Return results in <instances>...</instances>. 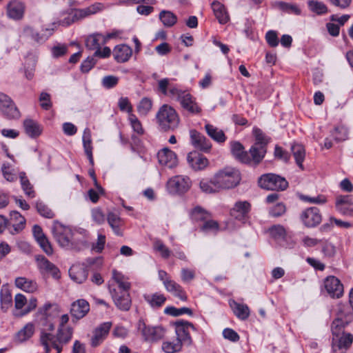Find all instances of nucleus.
<instances>
[{
    "mask_svg": "<svg viewBox=\"0 0 353 353\" xmlns=\"http://www.w3.org/2000/svg\"><path fill=\"white\" fill-rule=\"evenodd\" d=\"M164 313L173 316H178L183 314H192V310L188 307L176 308L173 306L165 307Z\"/></svg>",
    "mask_w": 353,
    "mask_h": 353,
    "instance_id": "4d7b16f0",
    "label": "nucleus"
},
{
    "mask_svg": "<svg viewBox=\"0 0 353 353\" xmlns=\"http://www.w3.org/2000/svg\"><path fill=\"white\" fill-rule=\"evenodd\" d=\"M307 6L310 10L318 15H323L328 12V8L327 6L317 0H309L307 1Z\"/></svg>",
    "mask_w": 353,
    "mask_h": 353,
    "instance_id": "09e8293b",
    "label": "nucleus"
},
{
    "mask_svg": "<svg viewBox=\"0 0 353 353\" xmlns=\"http://www.w3.org/2000/svg\"><path fill=\"white\" fill-rule=\"evenodd\" d=\"M10 221L16 232L21 231L26 225V219L17 211L10 212Z\"/></svg>",
    "mask_w": 353,
    "mask_h": 353,
    "instance_id": "a18cd8bd",
    "label": "nucleus"
},
{
    "mask_svg": "<svg viewBox=\"0 0 353 353\" xmlns=\"http://www.w3.org/2000/svg\"><path fill=\"white\" fill-rule=\"evenodd\" d=\"M58 314L57 306L47 303L39 309L37 313V320H54Z\"/></svg>",
    "mask_w": 353,
    "mask_h": 353,
    "instance_id": "a878e982",
    "label": "nucleus"
},
{
    "mask_svg": "<svg viewBox=\"0 0 353 353\" xmlns=\"http://www.w3.org/2000/svg\"><path fill=\"white\" fill-rule=\"evenodd\" d=\"M152 108V101L148 97H143L137 106V112L140 116L145 117Z\"/></svg>",
    "mask_w": 353,
    "mask_h": 353,
    "instance_id": "864d4df0",
    "label": "nucleus"
},
{
    "mask_svg": "<svg viewBox=\"0 0 353 353\" xmlns=\"http://www.w3.org/2000/svg\"><path fill=\"white\" fill-rule=\"evenodd\" d=\"M36 262L39 272L43 275H50L53 279L58 280L61 278L59 269L48 259L42 255L36 256Z\"/></svg>",
    "mask_w": 353,
    "mask_h": 353,
    "instance_id": "9d476101",
    "label": "nucleus"
},
{
    "mask_svg": "<svg viewBox=\"0 0 353 353\" xmlns=\"http://www.w3.org/2000/svg\"><path fill=\"white\" fill-rule=\"evenodd\" d=\"M79 19H81V18L75 17L74 11L73 13L68 14L66 17L64 18V19L52 23L51 26L52 28H54V30L58 26H68Z\"/></svg>",
    "mask_w": 353,
    "mask_h": 353,
    "instance_id": "e2e57ef3",
    "label": "nucleus"
},
{
    "mask_svg": "<svg viewBox=\"0 0 353 353\" xmlns=\"http://www.w3.org/2000/svg\"><path fill=\"white\" fill-rule=\"evenodd\" d=\"M157 158L161 165L172 168L177 164L176 154L168 148H163L157 154Z\"/></svg>",
    "mask_w": 353,
    "mask_h": 353,
    "instance_id": "4be33fe9",
    "label": "nucleus"
},
{
    "mask_svg": "<svg viewBox=\"0 0 353 353\" xmlns=\"http://www.w3.org/2000/svg\"><path fill=\"white\" fill-rule=\"evenodd\" d=\"M91 217L92 221L97 225H101L105 221V215L100 208L92 209Z\"/></svg>",
    "mask_w": 353,
    "mask_h": 353,
    "instance_id": "680f3d73",
    "label": "nucleus"
},
{
    "mask_svg": "<svg viewBox=\"0 0 353 353\" xmlns=\"http://www.w3.org/2000/svg\"><path fill=\"white\" fill-rule=\"evenodd\" d=\"M258 183L261 188L270 190H284L288 186V183L284 178L271 173L262 175Z\"/></svg>",
    "mask_w": 353,
    "mask_h": 353,
    "instance_id": "423d86ee",
    "label": "nucleus"
},
{
    "mask_svg": "<svg viewBox=\"0 0 353 353\" xmlns=\"http://www.w3.org/2000/svg\"><path fill=\"white\" fill-rule=\"evenodd\" d=\"M190 135L191 143L195 148L205 152H208L210 150L212 144L203 134L195 130H191Z\"/></svg>",
    "mask_w": 353,
    "mask_h": 353,
    "instance_id": "6ab92c4d",
    "label": "nucleus"
},
{
    "mask_svg": "<svg viewBox=\"0 0 353 353\" xmlns=\"http://www.w3.org/2000/svg\"><path fill=\"white\" fill-rule=\"evenodd\" d=\"M107 221L116 235H123L122 226L124 222L117 214L112 212H108L107 214Z\"/></svg>",
    "mask_w": 353,
    "mask_h": 353,
    "instance_id": "473e14b6",
    "label": "nucleus"
},
{
    "mask_svg": "<svg viewBox=\"0 0 353 353\" xmlns=\"http://www.w3.org/2000/svg\"><path fill=\"white\" fill-rule=\"evenodd\" d=\"M192 183L189 177L185 176H175L169 179L167 188L171 194H183L191 187Z\"/></svg>",
    "mask_w": 353,
    "mask_h": 353,
    "instance_id": "6e6552de",
    "label": "nucleus"
},
{
    "mask_svg": "<svg viewBox=\"0 0 353 353\" xmlns=\"http://www.w3.org/2000/svg\"><path fill=\"white\" fill-rule=\"evenodd\" d=\"M176 340L181 342V344L189 345L192 343L190 334V329L195 330L194 326L186 321L179 320L174 323Z\"/></svg>",
    "mask_w": 353,
    "mask_h": 353,
    "instance_id": "9b49d317",
    "label": "nucleus"
},
{
    "mask_svg": "<svg viewBox=\"0 0 353 353\" xmlns=\"http://www.w3.org/2000/svg\"><path fill=\"white\" fill-rule=\"evenodd\" d=\"M69 275L72 280L77 283H83L88 277V272L83 265H73L69 270Z\"/></svg>",
    "mask_w": 353,
    "mask_h": 353,
    "instance_id": "2f4dec72",
    "label": "nucleus"
},
{
    "mask_svg": "<svg viewBox=\"0 0 353 353\" xmlns=\"http://www.w3.org/2000/svg\"><path fill=\"white\" fill-rule=\"evenodd\" d=\"M113 301L117 307L121 311H128L132 305V300L129 292H118L113 290L111 292Z\"/></svg>",
    "mask_w": 353,
    "mask_h": 353,
    "instance_id": "a211bd4d",
    "label": "nucleus"
},
{
    "mask_svg": "<svg viewBox=\"0 0 353 353\" xmlns=\"http://www.w3.org/2000/svg\"><path fill=\"white\" fill-rule=\"evenodd\" d=\"M83 147L84 152L87 156L91 166L94 165V159L92 155L93 146L92 144V135L90 128H86L83 130L82 136Z\"/></svg>",
    "mask_w": 353,
    "mask_h": 353,
    "instance_id": "7c9ffc66",
    "label": "nucleus"
},
{
    "mask_svg": "<svg viewBox=\"0 0 353 353\" xmlns=\"http://www.w3.org/2000/svg\"><path fill=\"white\" fill-rule=\"evenodd\" d=\"M137 331L143 340L149 343H156L163 339L165 329L161 325H147L143 320L140 319L137 324Z\"/></svg>",
    "mask_w": 353,
    "mask_h": 353,
    "instance_id": "20e7f679",
    "label": "nucleus"
},
{
    "mask_svg": "<svg viewBox=\"0 0 353 353\" xmlns=\"http://www.w3.org/2000/svg\"><path fill=\"white\" fill-rule=\"evenodd\" d=\"M34 332V326L32 323L26 324L17 334V339L23 342L32 337Z\"/></svg>",
    "mask_w": 353,
    "mask_h": 353,
    "instance_id": "3c124183",
    "label": "nucleus"
},
{
    "mask_svg": "<svg viewBox=\"0 0 353 353\" xmlns=\"http://www.w3.org/2000/svg\"><path fill=\"white\" fill-rule=\"evenodd\" d=\"M73 332L74 330L70 326L58 327L56 335L43 331L40 334V343L43 346L46 353H50L51 346L57 353H60L63 345L71 341Z\"/></svg>",
    "mask_w": 353,
    "mask_h": 353,
    "instance_id": "f257e3e1",
    "label": "nucleus"
},
{
    "mask_svg": "<svg viewBox=\"0 0 353 353\" xmlns=\"http://www.w3.org/2000/svg\"><path fill=\"white\" fill-rule=\"evenodd\" d=\"M41 107L46 110H50L52 105L50 94L42 92L39 96Z\"/></svg>",
    "mask_w": 353,
    "mask_h": 353,
    "instance_id": "338daca9",
    "label": "nucleus"
},
{
    "mask_svg": "<svg viewBox=\"0 0 353 353\" xmlns=\"http://www.w3.org/2000/svg\"><path fill=\"white\" fill-rule=\"evenodd\" d=\"M23 127L26 133L31 138H37L41 135L43 128L37 121L27 119L23 121Z\"/></svg>",
    "mask_w": 353,
    "mask_h": 353,
    "instance_id": "f704fd0d",
    "label": "nucleus"
},
{
    "mask_svg": "<svg viewBox=\"0 0 353 353\" xmlns=\"http://www.w3.org/2000/svg\"><path fill=\"white\" fill-rule=\"evenodd\" d=\"M250 210V204L246 201H239L235 203L230 210V215L235 219L245 221Z\"/></svg>",
    "mask_w": 353,
    "mask_h": 353,
    "instance_id": "412c9836",
    "label": "nucleus"
},
{
    "mask_svg": "<svg viewBox=\"0 0 353 353\" xmlns=\"http://www.w3.org/2000/svg\"><path fill=\"white\" fill-rule=\"evenodd\" d=\"M159 19L166 27L173 26L177 21L176 16L172 12L163 10L159 14Z\"/></svg>",
    "mask_w": 353,
    "mask_h": 353,
    "instance_id": "603ef678",
    "label": "nucleus"
},
{
    "mask_svg": "<svg viewBox=\"0 0 353 353\" xmlns=\"http://www.w3.org/2000/svg\"><path fill=\"white\" fill-rule=\"evenodd\" d=\"M253 134L256 142L250 149V156L255 163H260L264 158L266 153V145L269 139L263 134L262 130L258 128H253Z\"/></svg>",
    "mask_w": 353,
    "mask_h": 353,
    "instance_id": "39448f33",
    "label": "nucleus"
},
{
    "mask_svg": "<svg viewBox=\"0 0 353 353\" xmlns=\"http://www.w3.org/2000/svg\"><path fill=\"white\" fill-rule=\"evenodd\" d=\"M14 283L17 288L26 292L32 293L37 290V283L25 277L17 278Z\"/></svg>",
    "mask_w": 353,
    "mask_h": 353,
    "instance_id": "e433bc0d",
    "label": "nucleus"
},
{
    "mask_svg": "<svg viewBox=\"0 0 353 353\" xmlns=\"http://www.w3.org/2000/svg\"><path fill=\"white\" fill-rule=\"evenodd\" d=\"M104 35L101 33H94L88 36L85 40V46L90 50L99 49L103 43Z\"/></svg>",
    "mask_w": 353,
    "mask_h": 353,
    "instance_id": "79ce46f5",
    "label": "nucleus"
},
{
    "mask_svg": "<svg viewBox=\"0 0 353 353\" xmlns=\"http://www.w3.org/2000/svg\"><path fill=\"white\" fill-rule=\"evenodd\" d=\"M183 344L181 342L176 340L174 342L166 341L162 344V350L165 353H175L181 351Z\"/></svg>",
    "mask_w": 353,
    "mask_h": 353,
    "instance_id": "5fc2aeb1",
    "label": "nucleus"
},
{
    "mask_svg": "<svg viewBox=\"0 0 353 353\" xmlns=\"http://www.w3.org/2000/svg\"><path fill=\"white\" fill-rule=\"evenodd\" d=\"M301 219L306 227L314 228L321 222L322 216L319 208L311 207L302 212Z\"/></svg>",
    "mask_w": 353,
    "mask_h": 353,
    "instance_id": "ddd939ff",
    "label": "nucleus"
},
{
    "mask_svg": "<svg viewBox=\"0 0 353 353\" xmlns=\"http://www.w3.org/2000/svg\"><path fill=\"white\" fill-rule=\"evenodd\" d=\"M19 177L20 179L21 188L25 194L30 198H34L35 196V192L33 190L32 185L30 183L29 179L26 176V173L24 172H19Z\"/></svg>",
    "mask_w": 353,
    "mask_h": 353,
    "instance_id": "37998d69",
    "label": "nucleus"
},
{
    "mask_svg": "<svg viewBox=\"0 0 353 353\" xmlns=\"http://www.w3.org/2000/svg\"><path fill=\"white\" fill-rule=\"evenodd\" d=\"M331 135L336 141H343L347 139L348 130L344 126H337L332 131Z\"/></svg>",
    "mask_w": 353,
    "mask_h": 353,
    "instance_id": "6e6d98bb",
    "label": "nucleus"
},
{
    "mask_svg": "<svg viewBox=\"0 0 353 353\" xmlns=\"http://www.w3.org/2000/svg\"><path fill=\"white\" fill-rule=\"evenodd\" d=\"M52 232L59 245L70 250V247L72 246L71 240L73 230L69 227L55 223L52 228Z\"/></svg>",
    "mask_w": 353,
    "mask_h": 353,
    "instance_id": "0eeeda50",
    "label": "nucleus"
},
{
    "mask_svg": "<svg viewBox=\"0 0 353 353\" xmlns=\"http://www.w3.org/2000/svg\"><path fill=\"white\" fill-rule=\"evenodd\" d=\"M145 301L152 307L159 308L161 307L166 301L165 296L163 294L154 293L145 296Z\"/></svg>",
    "mask_w": 353,
    "mask_h": 353,
    "instance_id": "49530a36",
    "label": "nucleus"
},
{
    "mask_svg": "<svg viewBox=\"0 0 353 353\" xmlns=\"http://www.w3.org/2000/svg\"><path fill=\"white\" fill-rule=\"evenodd\" d=\"M156 119L159 128L164 131L173 130L179 123V117L176 111L167 104L163 105L159 109Z\"/></svg>",
    "mask_w": 353,
    "mask_h": 353,
    "instance_id": "7ed1b4c3",
    "label": "nucleus"
},
{
    "mask_svg": "<svg viewBox=\"0 0 353 353\" xmlns=\"http://www.w3.org/2000/svg\"><path fill=\"white\" fill-rule=\"evenodd\" d=\"M179 103L182 108L190 114L198 115L202 111L201 107L196 102V98L188 92L183 95Z\"/></svg>",
    "mask_w": 353,
    "mask_h": 353,
    "instance_id": "f3484780",
    "label": "nucleus"
},
{
    "mask_svg": "<svg viewBox=\"0 0 353 353\" xmlns=\"http://www.w3.org/2000/svg\"><path fill=\"white\" fill-rule=\"evenodd\" d=\"M324 285L327 292L332 298L339 299L343 294V285L336 276H327L324 281Z\"/></svg>",
    "mask_w": 353,
    "mask_h": 353,
    "instance_id": "dca6fc26",
    "label": "nucleus"
},
{
    "mask_svg": "<svg viewBox=\"0 0 353 353\" xmlns=\"http://www.w3.org/2000/svg\"><path fill=\"white\" fill-rule=\"evenodd\" d=\"M214 175L221 191L235 188L241 181L240 171L232 166H225L218 170Z\"/></svg>",
    "mask_w": 353,
    "mask_h": 353,
    "instance_id": "f03ea898",
    "label": "nucleus"
},
{
    "mask_svg": "<svg viewBox=\"0 0 353 353\" xmlns=\"http://www.w3.org/2000/svg\"><path fill=\"white\" fill-rule=\"evenodd\" d=\"M190 216L192 220L199 221L205 219L208 217V214L201 208L196 207L191 212Z\"/></svg>",
    "mask_w": 353,
    "mask_h": 353,
    "instance_id": "69168bd1",
    "label": "nucleus"
},
{
    "mask_svg": "<svg viewBox=\"0 0 353 353\" xmlns=\"http://www.w3.org/2000/svg\"><path fill=\"white\" fill-rule=\"evenodd\" d=\"M154 249L160 252L161 256L164 259H168L171 255V250L167 248L161 240H156L154 242Z\"/></svg>",
    "mask_w": 353,
    "mask_h": 353,
    "instance_id": "13d9d810",
    "label": "nucleus"
},
{
    "mask_svg": "<svg viewBox=\"0 0 353 353\" xmlns=\"http://www.w3.org/2000/svg\"><path fill=\"white\" fill-rule=\"evenodd\" d=\"M158 85L159 90L162 94L179 102L181 100L183 95L188 92L182 90L175 85H170L169 79L167 78L159 80Z\"/></svg>",
    "mask_w": 353,
    "mask_h": 353,
    "instance_id": "f8f14e48",
    "label": "nucleus"
},
{
    "mask_svg": "<svg viewBox=\"0 0 353 353\" xmlns=\"http://www.w3.org/2000/svg\"><path fill=\"white\" fill-rule=\"evenodd\" d=\"M353 342V335L350 333H343L339 335L333 336L332 339V350L334 353H345L350 347Z\"/></svg>",
    "mask_w": 353,
    "mask_h": 353,
    "instance_id": "4468645a",
    "label": "nucleus"
},
{
    "mask_svg": "<svg viewBox=\"0 0 353 353\" xmlns=\"http://www.w3.org/2000/svg\"><path fill=\"white\" fill-rule=\"evenodd\" d=\"M87 232L85 230H74L72 232L71 243L72 247L70 250H81L87 246L85 239Z\"/></svg>",
    "mask_w": 353,
    "mask_h": 353,
    "instance_id": "bb28decb",
    "label": "nucleus"
},
{
    "mask_svg": "<svg viewBox=\"0 0 353 353\" xmlns=\"http://www.w3.org/2000/svg\"><path fill=\"white\" fill-rule=\"evenodd\" d=\"M346 205H353V198L352 196H339L336 199V210H344Z\"/></svg>",
    "mask_w": 353,
    "mask_h": 353,
    "instance_id": "052dcab7",
    "label": "nucleus"
},
{
    "mask_svg": "<svg viewBox=\"0 0 353 353\" xmlns=\"http://www.w3.org/2000/svg\"><path fill=\"white\" fill-rule=\"evenodd\" d=\"M90 311V305L85 299H78L71 305L70 314L77 320L83 318Z\"/></svg>",
    "mask_w": 353,
    "mask_h": 353,
    "instance_id": "aec40b11",
    "label": "nucleus"
},
{
    "mask_svg": "<svg viewBox=\"0 0 353 353\" xmlns=\"http://www.w3.org/2000/svg\"><path fill=\"white\" fill-rule=\"evenodd\" d=\"M128 120L132 128L136 133L138 134H143L144 130L143 128L142 124L135 114H130L128 115Z\"/></svg>",
    "mask_w": 353,
    "mask_h": 353,
    "instance_id": "bf43d9fd",
    "label": "nucleus"
},
{
    "mask_svg": "<svg viewBox=\"0 0 353 353\" xmlns=\"http://www.w3.org/2000/svg\"><path fill=\"white\" fill-rule=\"evenodd\" d=\"M205 129L208 136L215 141L218 143H223L225 141L226 137L223 130L210 123L205 124Z\"/></svg>",
    "mask_w": 353,
    "mask_h": 353,
    "instance_id": "58836bf2",
    "label": "nucleus"
},
{
    "mask_svg": "<svg viewBox=\"0 0 353 353\" xmlns=\"http://www.w3.org/2000/svg\"><path fill=\"white\" fill-rule=\"evenodd\" d=\"M1 171L3 177L6 181L13 182L17 180V174H19V173L11 164L8 163H3L1 167Z\"/></svg>",
    "mask_w": 353,
    "mask_h": 353,
    "instance_id": "8fccbe9b",
    "label": "nucleus"
},
{
    "mask_svg": "<svg viewBox=\"0 0 353 353\" xmlns=\"http://www.w3.org/2000/svg\"><path fill=\"white\" fill-rule=\"evenodd\" d=\"M105 236L102 234H98L97 241L92 245V250L97 253H101L104 249L105 244Z\"/></svg>",
    "mask_w": 353,
    "mask_h": 353,
    "instance_id": "774afa93",
    "label": "nucleus"
},
{
    "mask_svg": "<svg viewBox=\"0 0 353 353\" xmlns=\"http://www.w3.org/2000/svg\"><path fill=\"white\" fill-rule=\"evenodd\" d=\"M111 327V322H104L97 326L92 332L90 340L91 346L95 347L102 343L108 336Z\"/></svg>",
    "mask_w": 353,
    "mask_h": 353,
    "instance_id": "2eb2a0df",
    "label": "nucleus"
},
{
    "mask_svg": "<svg viewBox=\"0 0 353 353\" xmlns=\"http://www.w3.org/2000/svg\"><path fill=\"white\" fill-rule=\"evenodd\" d=\"M36 208L38 212L46 218L51 219L54 216L53 212L43 202H37Z\"/></svg>",
    "mask_w": 353,
    "mask_h": 353,
    "instance_id": "0e129e2a",
    "label": "nucleus"
},
{
    "mask_svg": "<svg viewBox=\"0 0 353 353\" xmlns=\"http://www.w3.org/2000/svg\"><path fill=\"white\" fill-rule=\"evenodd\" d=\"M166 290L172 293L174 296L179 298L181 301H186L187 295L182 287L174 281H168L165 285Z\"/></svg>",
    "mask_w": 353,
    "mask_h": 353,
    "instance_id": "4c0bfd02",
    "label": "nucleus"
},
{
    "mask_svg": "<svg viewBox=\"0 0 353 353\" xmlns=\"http://www.w3.org/2000/svg\"><path fill=\"white\" fill-rule=\"evenodd\" d=\"M0 112L9 119H17L21 117L12 100L2 92H0Z\"/></svg>",
    "mask_w": 353,
    "mask_h": 353,
    "instance_id": "1a4fd4ad",
    "label": "nucleus"
},
{
    "mask_svg": "<svg viewBox=\"0 0 353 353\" xmlns=\"http://www.w3.org/2000/svg\"><path fill=\"white\" fill-rule=\"evenodd\" d=\"M54 28L51 27L50 28H46L45 30L46 32L41 34L39 32H35L32 28L27 26L23 29V34L24 37L30 38L37 43H43L50 35L52 34Z\"/></svg>",
    "mask_w": 353,
    "mask_h": 353,
    "instance_id": "393cba45",
    "label": "nucleus"
},
{
    "mask_svg": "<svg viewBox=\"0 0 353 353\" xmlns=\"http://www.w3.org/2000/svg\"><path fill=\"white\" fill-rule=\"evenodd\" d=\"M190 166L194 170H201L208 167V159L202 154L197 152H190L187 157Z\"/></svg>",
    "mask_w": 353,
    "mask_h": 353,
    "instance_id": "5701e85b",
    "label": "nucleus"
},
{
    "mask_svg": "<svg viewBox=\"0 0 353 353\" xmlns=\"http://www.w3.org/2000/svg\"><path fill=\"white\" fill-rule=\"evenodd\" d=\"M112 274L113 279L118 285L117 288H115L114 290H118V292H129L128 291L131 287L130 283L124 278V276L121 273L114 270Z\"/></svg>",
    "mask_w": 353,
    "mask_h": 353,
    "instance_id": "de8ad7c7",
    "label": "nucleus"
},
{
    "mask_svg": "<svg viewBox=\"0 0 353 353\" xmlns=\"http://www.w3.org/2000/svg\"><path fill=\"white\" fill-rule=\"evenodd\" d=\"M199 188L205 194H216L221 192L215 175L210 179H203L200 181Z\"/></svg>",
    "mask_w": 353,
    "mask_h": 353,
    "instance_id": "c756f323",
    "label": "nucleus"
},
{
    "mask_svg": "<svg viewBox=\"0 0 353 353\" xmlns=\"http://www.w3.org/2000/svg\"><path fill=\"white\" fill-rule=\"evenodd\" d=\"M132 54V48L126 44L117 45L113 50L114 58L119 63L128 61Z\"/></svg>",
    "mask_w": 353,
    "mask_h": 353,
    "instance_id": "c85d7f7f",
    "label": "nucleus"
},
{
    "mask_svg": "<svg viewBox=\"0 0 353 353\" xmlns=\"http://www.w3.org/2000/svg\"><path fill=\"white\" fill-rule=\"evenodd\" d=\"M24 4L18 0H12L7 5V14L14 20L21 19L23 17Z\"/></svg>",
    "mask_w": 353,
    "mask_h": 353,
    "instance_id": "b1692460",
    "label": "nucleus"
},
{
    "mask_svg": "<svg viewBox=\"0 0 353 353\" xmlns=\"http://www.w3.org/2000/svg\"><path fill=\"white\" fill-rule=\"evenodd\" d=\"M212 9L219 23L225 24L228 22L230 17L224 5L215 1L212 3Z\"/></svg>",
    "mask_w": 353,
    "mask_h": 353,
    "instance_id": "72a5a7b5",
    "label": "nucleus"
},
{
    "mask_svg": "<svg viewBox=\"0 0 353 353\" xmlns=\"http://www.w3.org/2000/svg\"><path fill=\"white\" fill-rule=\"evenodd\" d=\"M234 314L241 320H245L249 317L250 309L248 305L240 304L233 301L230 303Z\"/></svg>",
    "mask_w": 353,
    "mask_h": 353,
    "instance_id": "a19ab883",
    "label": "nucleus"
},
{
    "mask_svg": "<svg viewBox=\"0 0 353 353\" xmlns=\"http://www.w3.org/2000/svg\"><path fill=\"white\" fill-rule=\"evenodd\" d=\"M0 301L1 309L6 312L12 305L11 291L7 285H2L0 290Z\"/></svg>",
    "mask_w": 353,
    "mask_h": 353,
    "instance_id": "c9c22d12",
    "label": "nucleus"
},
{
    "mask_svg": "<svg viewBox=\"0 0 353 353\" xmlns=\"http://www.w3.org/2000/svg\"><path fill=\"white\" fill-rule=\"evenodd\" d=\"M291 150L296 163L301 170H303V162L305 157V150L304 147L301 144H294L292 145Z\"/></svg>",
    "mask_w": 353,
    "mask_h": 353,
    "instance_id": "c03bdc74",
    "label": "nucleus"
},
{
    "mask_svg": "<svg viewBox=\"0 0 353 353\" xmlns=\"http://www.w3.org/2000/svg\"><path fill=\"white\" fill-rule=\"evenodd\" d=\"M231 152L233 156L239 161L243 163H250L252 160V156L244 151L243 146L241 143L237 141H234L230 143Z\"/></svg>",
    "mask_w": 353,
    "mask_h": 353,
    "instance_id": "cd10ccee",
    "label": "nucleus"
},
{
    "mask_svg": "<svg viewBox=\"0 0 353 353\" xmlns=\"http://www.w3.org/2000/svg\"><path fill=\"white\" fill-rule=\"evenodd\" d=\"M103 9V6L100 3H97L83 9L76 10L75 17L83 19L90 15L94 14Z\"/></svg>",
    "mask_w": 353,
    "mask_h": 353,
    "instance_id": "ea45409f",
    "label": "nucleus"
}]
</instances>
